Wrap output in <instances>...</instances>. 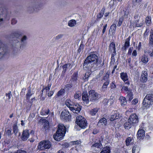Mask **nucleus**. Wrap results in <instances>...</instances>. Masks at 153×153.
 Segmentation results:
<instances>
[{
  "instance_id": "f257e3e1",
  "label": "nucleus",
  "mask_w": 153,
  "mask_h": 153,
  "mask_svg": "<svg viewBox=\"0 0 153 153\" xmlns=\"http://www.w3.org/2000/svg\"><path fill=\"white\" fill-rule=\"evenodd\" d=\"M98 57L95 54H93L88 56L84 61L83 68L85 70L90 69L94 66V64L98 65Z\"/></svg>"
},
{
  "instance_id": "f03ea898",
  "label": "nucleus",
  "mask_w": 153,
  "mask_h": 153,
  "mask_svg": "<svg viewBox=\"0 0 153 153\" xmlns=\"http://www.w3.org/2000/svg\"><path fill=\"white\" fill-rule=\"evenodd\" d=\"M66 128L64 125L62 124H59L58 130L53 135L54 139L57 141L60 140L64 136Z\"/></svg>"
},
{
  "instance_id": "7ed1b4c3",
  "label": "nucleus",
  "mask_w": 153,
  "mask_h": 153,
  "mask_svg": "<svg viewBox=\"0 0 153 153\" xmlns=\"http://www.w3.org/2000/svg\"><path fill=\"white\" fill-rule=\"evenodd\" d=\"M71 100H70L68 99L65 101V104L73 112L76 113L79 112L81 110V106L78 104L75 105H74L73 106H72V105L71 104Z\"/></svg>"
},
{
  "instance_id": "20e7f679",
  "label": "nucleus",
  "mask_w": 153,
  "mask_h": 153,
  "mask_svg": "<svg viewBox=\"0 0 153 153\" xmlns=\"http://www.w3.org/2000/svg\"><path fill=\"white\" fill-rule=\"evenodd\" d=\"M76 123L82 128H85L87 126V121L86 119L81 116L76 118Z\"/></svg>"
},
{
  "instance_id": "39448f33",
  "label": "nucleus",
  "mask_w": 153,
  "mask_h": 153,
  "mask_svg": "<svg viewBox=\"0 0 153 153\" xmlns=\"http://www.w3.org/2000/svg\"><path fill=\"white\" fill-rule=\"evenodd\" d=\"M51 146V143L48 141L41 142L38 146V148L41 150L49 149Z\"/></svg>"
},
{
  "instance_id": "423d86ee",
  "label": "nucleus",
  "mask_w": 153,
  "mask_h": 153,
  "mask_svg": "<svg viewBox=\"0 0 153 153\" xmlns=\"http://www.w3.org/2000/svg\"><path fill=\"white\" fill-rule=\"evenodd\" d=\"M34 131L33 130H31L29 133V130L26 129L23 131L21 138L23 141L26 140L30 135H31L32 137L34 135Z\"/></svg>"
},
{
  "instance_id": "0eeeda50",
  "label": "nucleus",
  "mask_w": 153,
  "mask_h": 153,
  "mask_svg": "<svg viewBox=\"0 0 153 153\" xmlns=\"http://www.w3.org/2000/svg\"><path fill=\"white\" fill-rule=\"evenodd\" d=\"M90 100L92 101L98 99L99 95L94 90H91L89 92Z\"/></svg>"
},
{
  "instance_id": "6e6552de",
  "label": "nucleus",
  "mask_w": 153,
  "mask_h": 153,
  "mask_svg": "<svg viewBox=\"0 0 153 153\" xmlns=\"http://www.w3.org/2000/svg\"><path fill=\"white\" fill-rule=\"evenodd\" d=\"M7 9L4 7L0 8V18L3 17L4 19L9 20V18L7 17Z\"/></svg>"
},
{
  "instance_id": "1a4fd4ad",
  "label": "nucleus",
  "mask_w": 153,
  "mask_h": 153,
  "mask_svg": "<svg viewBox=\"0 0 153 153\" xmlns=\"http://www.w3.org/2000/svg\"><path fill=\"white\" fill-rule=\"evenodd\" d=\"M42 8L41 5L37 4L33 6H31L28 8V10L30 13L33 12L34 11H37L40 10Z\"/></svg>"
},
{
  "instance_id": "9d476101",
  "label": "nucleus",
  "mask_w": 153,
  "mask_h": 153,
  "mask_svg": "<svg viewBox=\"0 0 153 153\" xmlns=\"http://www.w3.org/2000/svg\"><path fill=\"white\" fill-rule=\"evenodd\" d=\"M60 117L62 119L68 120L71 118V114L67 110H64L62 111L60 114Z\"/></svg>"
},
{
  "instance_id": "9b49d317",
  "label": "nucleus",
  "mask_w": 153,
  "mask_h": 153,
  "mask_svg": "<svg viewBox=\"0 0 153 153\" xmlns=\"http://www.w3.org/2000/svg\"><path fill=\"white\" fill-rule=\"evenodd\" d=\"M128 120L133 124H136L138 122V117L135 114H132L129 117Z\"/></svg>"
},
{
  "instance_id": "f8f14e48",
  "label": "nucleus",
  "mask_w": 153,
  "mask_h": 153,
  "mask_svg": "<svg viewBox=\"0 0 153 153\" xmlns=\"http://www.w3.org/2000/svg\"><path fill=\"white\" fill-rule=\"evenodd\" d=\"M102 148L101 143H96L93 145L91 146V149L93 151H99Z\"/></svg>"
},
{
  "instance_id": "ddd939ff",
  "label": "nucleus",
  "mask_w": 153,
  "mask_h": 153,
  "mask_svg": "<svg viewBox=\"0 0 153 153\" xmlns=\"http://www.w3.org/2000/svg\"><path fill=\"white\" fill-rule=\"evenodd\" d=\"M115 45L114 43L113 42H111L109 46L110 51L113 53L112 54L111 58L114 57V56L116 55V53L115 51Z\"/></svg>"
},
{
  "instance_id": "4468645a",
  "label": "nucleus",
  "mask_w": 153,
  "mask_h": 153,
  "mask_svg": "<svg viewBox=\"0 0 153 153\" xmlns=\"http://www.w3.org/2000/svg\"><path fill=\"white\" fill-rule=\"evenodd\" d=\"M130 37H129L128 38L126 39L125 42V43L124 46L122 48V50L123 52H125L126 51L127 49L130 46Z\"/></svg>"
},
{
  "instance_id": "2eb2a0df",
  "label": "nucleus",
  "mask_w": 153,
  "mask_h": 153,
  "mask_svg": "<svg viewBox=\"0 0 153 153\" xmlns=\"http://www.w3.org/2000/svg\"><path fill=\"white\" fill-rule=\"evenodd\" d=\"M120 77L124 82H126H126H125L126 84L128 85L130 83L128 81V79L127 74L126 73L124 72L121 73L120 74Z\"/></svg>"
},
{
  "instance_id": "dca6fc26",
  "label": "nucleus",
  "mask_w": 153,
  "mask_h": 153,
  "mask_svg": "<svg viewBox=\"0 0 153 153\" xmlns=\"http://www.w3.org/2000/svg\"><path fill=\"white\" fill-rule=\"evenodd\" d=\"M82 99L83 101L86 104H88L90 101L87 93L86 92H83L82 94Z\"/></svg>"
},
{
  "instance_id": "f3484780",
  "label": "nucleus",
  "mask_w": 153,
  "mask_h": 153,
  "mask_svg": "<svg viewBox=\"0 0 153 153\" xmlns=\"http://www.w3.org/2000/svg\"><path fill=\"white\" fill-rule=\"evenodd\" d=\"M153 101H151L147 99L146 97H145L143 102V105L147 107H150V105H152Z\"/></svg>"
},
{
  "instance_id": "a211bd4d",
  "label": "nucleus",
  "mask_w": 153,
  "mask_h": 153,
  "mask_svg": "<svg viewBox=\"0 0 153 153\" xmlns=\"http://www.w3.org/2000/svg\"><path fill=\"white\" fill-rule=\"evenodd\" d=\"M34 94V92L32 91H31V88L30 87H29L28 88L27 93L26 95V98L27 100L29 101L30 97Z\"/></svg>"
},
{
  "instance_id": "6ab92c4d",
  "label": "nucleus",
  "mask_w": 153,
  "mask_h": 153,
  "mask_svg": "<svg viewBox=\"0 0 153 153\" xmlns=\"http://www.w3.org/2000/svg\"><path fill=\"white\" fill-rule=\"evenodd\" d=\"M137 138L140 139L145 136V131L142 129L138 130L137 133Z\"/></svg>"
},
{
  "instance_id": "aec40b11",
  "label": "nucleus",
  "mask_w": 153,
  "mask_h": 153,
  "mask_svg": "<svg viewBox=\"0 0 153 153\" xmlns=\"http://www.w3.org/2000/svg\"><path fill=\"white\" fill-rule=\"evenodd\" d=\"M27 36L26 35L23 36L20 39L21 43V47L25 46L27 43Z\"/></svg>"
},
{
  "instance_id": "412c9836",
  "label": "nucleus",
  "mask_w": 153,
  "mask_h": 153,
  "mask_svg": "<svg viewBox=\"0 0 153 153\" xmlns=\"http://www.w3.org/2000/svg\"><path fill=\"white\" fill-rule=\"evenodd\" d=\"M147 74L146 71H143L141 74V79L142 81L146 82L147 80Z\"/></svg>"
},
{
  "instance_id": "4be33fe9",
  "label": "nucleus",
  "mask_w": 153,
  "mask_h": 153,
  "mask_svg": "<svg viewBox=\"0 0 153 153\" xmlns=\"http://www.w3.org/2000/svg\"><path fill=\"white\" fill-rule=\"evenodd\" d=\"M119 114L117 112H114L113 114H112L110 118V120L111 121H113L114 120L118 119L119 117Z\"/></svg>"
},
{
  "instance_id": "5701e85b",
  "label": "nucleus",
  "mask_w": 153,
  "mask_h": 153,
  "mask_svg": "<svg viewBox=\"0 0 153 153\" xmlns=\"http://www.w3.org/2000/svg\"><path fill=\"white\" fill-rule=\"evenodd\" d=\"M119 100L120 101L121 105L124 106L126 104L127 101L125 97L123 96H121L120 97Z\"/></svg>"
},
{
  "instance_id": "b1692460",
  "label": "nucleus",
  "mask_w": 153,
  "mask_h": 153,
  "mask_svg": "<svg viewBox=\"0 0 153 153\" xmlns=\"http://www.w3.org/2000/svg\"><path fill=\"white\" fill-rule=\"evenodd\" d=\"M64 71L63 72L65 73L67 69H71L72 68V66L70 63L66 64L62 67Z\"/></svg>"
},
{
  "instance_id": "393cba45",
  "label": "nucleus",
  "mask_w": 153,
  "mask_h": 153,
  "mask_svg": "<svg viewBox=\"0 0 153 153\" xmlns=\"http://www.w3.org/2000/svg\"><path fill=\"white\" fill-rule=\"evenodd\" d=\"M149 44L151 45H153V29H152L150 32Z\"/></svg>"
},
{
  "instance_id": "a878e982",
  "label": "nucleus",
  "mask_w": 153,
  "mask_h": 153,
  "mask_svg": "<svg viewBox=\"0 0 153 153\" xmlns=\"http://www.w3.org/2000/svg\"><path fill=\"white\" fill-rule=\"evenodd\" d=\"M140 150V147L137 146H134L132 149V153H138Z\"/></svg>"
},
{
  "instance_id": "bb28decb",
  "label": "nucleus",
  "mask_w": 153,
  "mask_h": 153,
  "mask_svg": "<svg viewBox=\"0 0 153 153\" xmlns=\"http://www.w3.org/2000/svg\"><path fill=\"white\" fill-rule=\"evenodd\" d=\"M76 21L74 19H71L69 21L68 25L70 27L74 26L76 24Z\"/></svg>"
},
{
  "instance_id": "cd10ccee",
  "label": "nucleus",
  "mask_w": 153,
  "mask_h": 153,
  "mask_svg": "<svg viewBox=\"0 0 153 153\" xmlns=\"http://www.w3.org/2000/svg\"><path fill=\"white\" fill-rule=\"evenodd\" d=\"M77 77L78 74L76 72L74 73L72 76L71 80L73 81L75 83H76V81L77 80Z\"/></svg>"
},
{
  "instance_id": "c85d7f7f",
  "label": "nucleus",
  "mask_w": 153,
  "mask_h": 153,
  "mask_svg": "<svg viewBox=\"0 0 153 153\" xmlns=\"http://www.w3.org/2000/svg\"><path fill=\"white\" fill-rule=\"evenodd\" d=\"M110 150L109 147L106 146L103 149L102 151L100 153H110Z\"/></svg>"
},
{
  "instance_id": "c756f323",
  "label": "nucleus",
  "mask_w": 153,
  "mask_h": 153,
  "mask_svg": "<svg viewBox=\"0 0 153 153\" xmlns=\"http://www.w3.org/2000/svg\"><path fill=\"white\" fill-rule=\"evenodd\" d=\"M98 111V108H97L91 109L89 113L92 116L95 115Z\"/></svg>"
},
{
  "instance_id": "7c9ffc66",
  "label": "nucleus",
  "mask_w": 153,
  "mask_h": 153,
  "mask_svg": "<svg viewBox=\"0 0 153 153\" xmlns=\"http://www.w3.org/2000/svg\"><path fill=\"white\" fill-rule=\"evenodd\" d=\"M141 60L143 63H146L148 61L147 57L145 55H143L141 56Z\"/></svg>"
},
{
  "instance_id": "2f4dec72",
  "label": "nucleus",
  "mask_w": 153,
  "mask_h": 153,
  "mask_svg": "<svg viewBox=\"0 0 153 153\" xmlns=\"http://www.w3.org/2000/svg\"><path fill=\"white\" fill-rule=\"evenodd\" d=\"M109 74L108 72H107L105 74V75L103 76V79L102 80V81L103 82H107L108 81L109 82Z\"/></svg>"
},
{
  "instance_id": "473e14b6",
  "label": "nucleus",
  "mask_w": 153,
  "mask_h": 153,
  "mask_svg": "<svg viewBox=\"0 0 153 153\" xmlns=\"http://www.w3.org/2000/svg\"><path fill=\"white\" fill-rule=\"evenodd\" d=\"M50 111L49 109H42L40 114L42 115H45L48 114Z\"/></svg>"
},
{
  "instance_id": "72a5a7b5",
  "label": "nucleus",
  "mask_w": 153,
  "mask_h": 153,
  "mask_svg": "<svg viewBox=\"0 0 153 153\" xmlns=\"http://www.w3.org/2000/svg\"><path fill=\"white\" fill-rule=\"evenodd\" d=\"M107 123V121L105 118H103L101 119L98 122V124L100 125H106Z\"/></svg>"
},
{
  "instance_id": "f704fd0d",
  "label": "nucleus",
  "mask_w": 153,
  "mask_h": 153,
  "mask_svg": "<svg viewBox=\"0 0 153 153\" xmlns=\"http://www.w3.org/2000/svg\"><path fill=\"white\" fill-rule=\"evenodd\" d=\"M131 123V122H129V121L128 120L127 122H126L124 124V128L127 129L130 128L131 127L132 125H133V124Z\"/></svg>"
},
{
  "instance_id": "c9c22d12",
  "label": "nucleus",
  "mask_w": 153,
  "mask_h": 153,
  "mask_svg": "<svg viewBox=\"0 0 153 153\" xmlns=\"http://www.w3.org/2000/svg\"><path fill=\"white\" fill-rule=\"evenodd\" d=\"M22 35V33L20 31H16L13 33V35L17 38H19Z\"/></svg>"
},
{
  "instance_id": "e433bc0d",
  "label": "nucleus",
  "mask_w": 153,
  "mask_h": 153,
  "mask_svg": "<svg viewBox=\"0 0 153 153\" xmlns=\"http://www.w3.org/2000/svg\"><path fill=\"white\" fill-rule=\"evenodd\" d=\"M104 10L102 9L101 11L97 15V19H100L102 18L104 15Z\"/></svg>"
},
{
  "instance_id": "4c0bfd02",
  "label": "nucleus",
  "mask_w": 153,
  "mask_h": 153,
  "mask_svg": "<svg viewBox=\"0 0 153 153\" xmlns=\"http://www.w3.org/2000/svg\"><path fill=\"white\" fill-rule=\"evenodd\" d=\"M136 22V26L137 27H140L143 25V23L142 21L140 20H136L135 21Z\"/></svg>"
},
{
  "instance_id": "58836bf2",
  "label": "nucleus",
  "mask_w": 153,
  "mask_h": 153,
  "mask_svg": "<svg viewBox=\"0 0 153 153\" xmlns=\"http://www.w3.org/2000/svg\"><path fill=\"white\" fill-rule=\"evenodd\" d=\"M51 85L50 84H48V86L45 88H43L42 90V91H46V92L47 93L48 91H49L51 87Z\"/></svg>"
},
{
  "instance_id": "ea45409f",
  "label": "nucleus",
  "mask_w": 153,
  "mask_h": 153,
  "mask_svg": "<svg viewBox=\"0 0 153 153\" xmlns=\"http://www.w3.org/2000/svg\"><path fill=\"white\" fill-rule=\"evenodd\" d=\"M82 95L81 92L79 91L77 92L74 95V98L76 99H79L80 97Z\"/></svg>"
},
{
  "instance_id": "a19ab883",
  "label": "nucleus",
  "mask_w": 153,
  "mask_h": 153,
  "mask_svg": "<svg viewBox=\"0 0 153 153\" xmlns=\"http://www.w3.org/2000/svg\"><path fill=\"white\" fill-rule=\"evenodd\" d=\"M109 82L107 81L104 82L103 85H102V90H105L106 89L107 87V86L109 84Z\"/></svg>"
},
{
  "instance_id": "79ce46f5",
  "label": "nucleus",
  "mask_w": 153,
  "mask_h": 153,
  "mask_svg": "<svg viewBox=\"0 0 153 153\" xmlns=\"http://www.w3.org/2000/svg\"><path fill=\"white\" fill-rule=\"evenodd\" d=\"M145 22L147 26H149L151 23V19L149 17H147L146 18Z\"/></svg>"
},
{
  "instance_id": "37998d69",
  "label": "nucleus",
  "mask_w": 153,
  "mask_h": 153,
  "mask_svg": "<svg viewBox=\"0 0 153 153\" xmlns=\"http://www.w3.org/2000/svg\"><path fill=\"white\" fill-rule=\"evenodd\" d=\"M145 97H146L147 99L151 101H153V95L152 94H149L146 95Z\"/></svg>"
},
{
  "instance_id": "c03bdc74",
  "label": "nucleus",
  "mask_w": 153,
  "mask_h": 153,
  "mask_svg": "<svg viewBox=\"0 0 153 153\" xmlns=\"http://www.w3.org/2000/svg\"><path fill=\"white\" fill-rule=\"evenodd\" d=\"M65 90L63 89H61L59 91L57 94V96H60L63 94L64 93Z\"/></svg>"
},
{
  "instance_id": "a18cd8bd",
  "label": "nucleus",
  "mask_w": 153,
  "mask_h": 153,
  "mask_svg": "<svg viewBox=\"0 0 153 153\" xmlns=\"http://www.w3.org/2000/svg\"><path fill=\"white\" fill-rule=\"evenodd\" d=\"M90 74L89 72H86L83 77V78L84 79H88V78L90 76Z\"/></svg>"
},
{
  "instance_id": "49530a36",
  "label": "nucleus",
  "mask_w": 153,
  "mask_h": 153,
  "mask_svg": "<svg viewBox=\"0 0 153 153\" xmlns=\"http://www.w3.org/2000/svg\"><path fill=\"white\" fill-rule=\"evenodd\" d=\"M131 137H128L127 138L126 140V145L127 146L129 145L130 142H131Z\"/></svg>"
},
{
  "instance_id": "de8ad7c7",
  "label": "nucleus",
  "mask_w": 153,
  "mask_h": 153,
  "mask_svg": "<svg viewBox=\"0 0 153 153\" xmlns=\"http://www.w3.org/2000/svg\"><path fill=\"white\" fill-rule=\"evenodd\" d=\"M13 131L14 133L16 134L17 133L18 131L17 127L16 125H14L13 126Z\"/></svg>"
},
{
  "instance_id": "09e8293b",
  "label": "nucleus",
  "mask_w": 153,
  "mask_h": 153,
  "mask_svg": "<svg viewBox=\"0 0 153 153\" xmlns=\"http://www.w3.org/2000/svg\"><path fill=\"white\" fill-rule=\"evenodd\" d=\"M123 20V17H121L120 18L118 24H117V26H120L121 25Z\"/></svg>"
},
{
  "instance_id": "8fccbe9b",
  "label": "nucleus",
  "mask_w": 153,
  "mask_h": 153,
  "mask_svg": "<svg viewBox=\"0 0 153 153\" xmlns=\"http://www.w3.org/2000/svg\"><path fill=\"white\" fill-rule=\"evenodd\" d=\"M84 45L83 43H81L80 45L79 46V48L78 50V51L80 52L81 51V50H82L84 48Z\"/></svg>"
},
{
  "instance_id": "3c124183",
  "label": "nucleus",
  "mask_w": 153,
  "mask_h": 153,
  "mask_svg": "<svg viewBox=\"0 0 153 153\" xmlns=\"http://www.w3.org/2000/svg\"><path fill=\"white\" fill-rule=\"evenodd\" d=\"M63 35L62 34H59L56 36L55 38V40H58L62 38Z\"/></svg>"
},
{
  "instance_id": "603ef678",
  "label": "nucleus",
  "mask_w": 153,
  "mask_h": 153,
  "mask_svg": "<svg viewBox=\"0 0 153 153\" xmlns=\"http://www.w3.org/2000/svg\"><path fill=\"white\" fill-rule=\"evenodd\" d=\"M71 143L73 144H81V142L80 140H77L76 141L71 142Z\"/></svg>"
},
{
  "instance_id": "864d4df0",
  "label": "nucleus",
  "mask_w": 153,
  "mask_h": 153,
  "mask_svg": "<svg viewBox=\"0 0 153 153\" xmlns=\"http://www.w3.org/2000/svg\"><path fill=\"white\" fill-rule=\"evenodd\" d=\"M6 96L7 97H8V99L10 100V99L11 97L12 96V95L11 94V92L10 91L9 93L6 94Z\"/></svg>"
},
{
  "instance_id": "5fc2aeb1",
  "label": "nucleus",
  "mask_w": 153,
  "mask_h": 153,
  "mask_svg": "<svg viewBox=\"0 0 153 153\" xmlns=\"http://www.w3.org/2000/svg\"><path fill=\"white\" fill-rule=\"evenodd\" d=\"M116 24H113L110 27V29L112 30L115 31L116 30Z\"/></svg>"
},
{
  "instance_id": "6e6d98bb",
  "label": "nucleus",
  "mask_w": 153,
  "mask_h": 153,
  "mask_svg": "<svg viewBox=\"0 0 153 153\" xmlns=\"http://www.w3.org/2000/svg\"><path fill=\"white\" fill-rule=\"evenodd\" d=\"M128 90V88L126 86H123L122 88L121 91H127Z\"/></svg>"
},
{
  "instance_id": "4d7b16f0",
  "label": "nucleus",
  "mask_w": 153,
  "mask_h": 153,
  "mask_svg": "<svg viewBox=\"0 0 153 153\" xmlns=\"http://www.w3.org/2000/svg\"><path fill=\"white\" fill-rule=\"evenodd\" d=\"M14 153H26V152L24 150H19Z\"/></svg>"
},
{
  "instance_id": "13d9d810",
  "label": "nucleus",
  "mask_w": 153,
  "mask_h": 153,
  "mask_svg": "<svg viewBox=\"0 0 153 153\" xmlns=\"http://www.w3.org/2000/svg\"><path fill=\"white\" fill-rule=\"evenodd\" d=\"M127 97L129 98V101H131L133 98L131 94H129L127 96Z\"/></svg>"
},
{
  "instance_id": "bf43d9fd",
  "label": "nucleus",
  "mask_w": 153,
  "mask_h": 153,
  "mask_svg": "<svg viewBox=\"0 0 153 153\" xmlns=\"http://www.w3.org/2000/svg\"><path fill=\"white\" fill-rule=\"evenodd\" d=\"M138 100L137 99H134L133 100L132 102V104L133 105H135L138 102Z\"/></svg>"
},
{
  "instance_id": "052dcab7",
  "label": "nucleus",
  "mask_w": 153,
  "mask_h": 153,
  "mask_svg": "<svg viewBox=\"0 0 153 153\" xmlns=\"http://www.w3.org/2000/svg\"><path fill=\"white\" fill-rule=\"evenodd\" d=\"M107 24H106L105 26L103 27V29L102 30V33L104 34L106 28L107 26Z\"/></svg>"
},
{
  "instance_id": "680f3d73",
  "label": "nucleus",
  "mask_w": 153,
  "mask_h": 153,
  "mask_svg": "<svg viewBox=\"0 0 153 153\" xmlns=\"http://www.w3.org/2000/svg\"><path fill=\"white\" fill-rule=\"evenodd\" d=\"M110 85L111 89L115 88L116 87L115 85L113 82Z\"/></svg>"
},
{
  "instance_id": "e2e57ef3",
  "label": "nucleus",
  "mask_w": 153,
  "mask_h": 153,
  "mask_svg": "<svg viewBox=\"0 0 153 153\" xmlns=\"http://www.w3.org/2000/svg\"><path fill=\"white\" fill-rule=\"evenodd\" d=\"M132 50H133V48L132 47L128 49V54L131 55Z\"/></svg>"
},
{
  "instance_id": "0e129e2a",
  "label": "nucleus",
  "mask_w": 153,
  "mask_h": 153,
  "mask_svg": "<svg viewBox=\"0 0 153 153\" xmlns=\"http://www.w3.org/2000/svg\"><path fill=\"white\" fill-rule=\"evenodd\" d=\"M17 22V21L15 19H13L11 21V24L13 25L15 24Z\"/></svg>"
},
{
  "instance_id": "69168bd1",
  "label": "nucleus",
  "mask_w": 153,
  "mask_h": 153,
  "mask_svg": "<svg viewBox=\"0 0 153 153\" xmlns=\"http://www.w3.org/2000/svg\"><path fill=\"white\" fill-rule=\"evenodd\" d=\"M53 94V91H51L49 92L48 94V96L49 97H51Z\"/></svg>"
},
{
  "instance_id": "338daca9",
  "label": "nucleus",
  "mask_w": 153,
  "mask_h": 153,
  "mask_svg": "<svg viewBox=\"0 0 153 153\" xmlns=\"http://www.w3.org/2000/svg\"><path fill=\"white\" fill-rule=\"evenodd\" d=\"M6 135H7L8 136H10L11 134V131L10 130H8L6 132Z\"/></svg>"
},
{
  "instance_id": "774afa93",
  "label": "nucleus",
  "mask_w": 153,
  "mask_h": 153,
  "mask_svg": "<svg viewBox=\"0 0 153 153\" xmlns=\"http://www.w3.org/2000/svg\"><path fill=\"white\" fill-rule=\"evenodd\" d=\"M137 55V51L135 50H134L133 51L132 53V55L134 56H136Z\"/></svg>"
}]
</instances>
